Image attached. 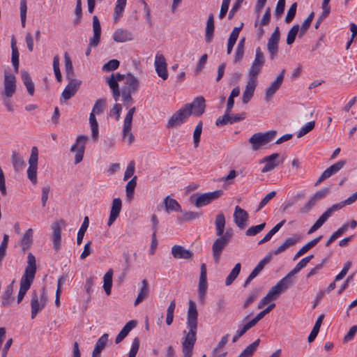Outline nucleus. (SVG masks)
Wrapping results in <instances>:
<instances>
[{"label": "nucleus", "mask_w": 357, "mask_h": 357, "mask_svg": "<svg viewBox=\"0 0 357 357\" xmlns=\"http://www.w3.org/2000/svg\"><path fill=\"white\" fill-rule=\"evenodd\" d=\"M186 324L188 331H184L183 333L184 337L181 341L182 354L183 357H192L198 326V312L196 303L192 301H189Z\"/></svg>", "instance_id": "f257e3e1"}, {"label": "nucleus", "mask_w": 357, "mask_h": 357, "mask_svg": "<svg viewBox=\"0 0 357 357\" xmlns=\"http://www.w3.org/2000/svg\"><path fill=\"white\" fill-rule=\"evenodd\" d=\"M36 260L34 255L29 252L27 256V265L20 280V290L17 295V303L23 300L26 291L31 287L36 273Z\"/></svg>", "instance_id": "f03ea898"}, {"label": "nucleus", "mask_w": 357, "mask_h": 357, "mask_svg": "<svg viewBox=\"0 0 357 357\" xmlns=\"http://www.w3.org/2000/svg\"><path fill=\"white\" fill-rule=\"evenodd\" d=\"M277 131L274 130H268L265 132L255 133L250 139L249 142L251 144L252 151H258L263 146L272 142L276 137Z\"/></svg>", "instance_id": "7ed1b4c3"}, {"label": "nucleus", "mask_w": 357, "mask_h": 357, "mask_svg": "<svg viewBox=\"0 0 357 357\" xmlns=\"http://www.w3.org/2000/svg\"><path fill=\"white\" fill-rule=\"evenodd\" d=\"M265 63V56L261 48L258 47L255 51V59L248 71V78L257 81V77Z\"/></svg>", "instance_id": "20e7f679"}, {"label": "nucleus", "mask_w": 357, "mask_h": 357, "mask_svg": "<svg viewBox=\"0 0 357 357\" xmlns=\"http://www.w3.org/2000/svg\"><path fill=\"white\" fill-rule=\"evenodd\" d=\"M89 137L86 135H79L75 143L71 146L70 151L75 153V165H77L82 160L85 151V145Z\"/></svg>", "instance_id": "39448f33"}, {"label": "nucleus", "mask_w": 357, "mask_h": 357, "mask_svg": "<svg viewBox=\"0 0 357 357\" xmlns=\"http://www.w3.org/2000/svg\"><path fill=\"white\" fill-rule=\"evenodd\" d=\"M280 39V31L278 26H276L271 37L268 40L267 50L271 60L278 57L279 52V42Z\"/></svg>", "instance_id": "423d86ee"}, {"label": "nucleus", "mask_w": 357, "mask_h": 357, "mask_svg": "<svg viewBox=\"0 0 357 357\" xmlns=\"http://www.w3.org/2000/svg\"><path fill=\"white\" fill-rule=\"evenodd\" d=\"M215 225L216 235L229 243L233 234L231 229H227L225 233L224 232L225 227V217L222 213H220L216 215Z\"/></svg>", "instance_id": "0eeeda50"}, {"label": "nucleus", "mask_w": 357, "mask_h": 357, "mask_svg": "<svg viewBox=\"0 0 357 357\" xmlns=\"http://www.w3.org/2000/svg\"><path fill=\"white\" fill-rule=\"evenodd\" d=\"M38 152L36 146L32 147L31 156L29 160V168L27 169L28 178L33 184L37 183Z\"/></svg>", "instance_id": "6e6552de"}, {"label": "nucleus", "mask_w": 357, "mask_h": 357, "mask_svg": "<svg viewBox=\"0 0 357 357\" xmlns=\"http://www.w3.org/2000/svg\"><path fill=\"white\" fill-rule=\"evenodd\" d=\"M190 116V110L184 107L175 112L169 119L167 128H172L184 123Z\"/></svg>", "instance_id": "1a4fd4ad"}, {"label": "nucleus", "mask_w": 357, "mask_h": 357, "mask_svg": "<svg viewBox=\"0 0 357 357\" xmlns=\"http://www.w3.org/2000/svg\"><path fill=\"white\" fill-rule=\"evenodd\" d=\"M223 195V190H217L213 192H209L201 194L199 195L195 200V204L197 207L200 208L204 206L213 201H215L222 197Z\"/></svg>", "instance_id": "9d476101"}, {"label": "nucleus", "mask_w": 357, "mask_h": 357, "mask_svg": "<svg viewBox=\"0 0 357 357\" xmlns=\"http://www.w3.org/2000/svg\"><path fill=\"white\" fill-rule=\"evenodd\" d=\"M16 91V79L14 75L5 73L2 97L10 98Z\"/></svg>", "instance_id": "9b49d317"}, {"label": "nucleus", "mask_w": 357, "mask_h": 357, "mask_svg": "<svg viewBox=\"0 0 357 357\" xmlns=\"http://www.w3.org/2000/svg\"><path fill=\"white\" fill-rule=\"evenodd\" d=\"M154 66L157 75L163 80L167 79V63L163 54L160 52L155 54Z\"/></svg>", "instance_id": "f8f14e48"}, {"label": "nucleus", "mask_w": 357, "mask_h": 357, "mask_svg": "<svg viewBox=\"0 0 357 357\" xmlns=\"http://www.w3.org/2000/svg\"><path fill=\"white\" fill-rule=\"evenodd\" d=\"M285 74V70H282L273 82H272L265 91V99L269 101L275 93L281 87Z\"/></svg>", "instance_id": "ddd939ff"}, {"label": "nucleus", "mask_w": 357, "mask_h": 357, "mask_svg": "<svg viewBox=\"0 0 357 357\" xmlns=\"http://www.w3.org/2000/svg\"><path fill=\"white\" fill-rule=\"evenodd\" d=\"M184 107L190 110V116L193 112L195 116H200L205 111V99L203 96L197 97L192 103L185 104Z\"/></svg>", "instance_id": "4468645a"}, {"label": "nucleus", "mask_w": 357, "mask_h": 357, "mask_svg": "<svg viewBox=\"0 0 357 357\" xmlns=\"http://www.w3.org/2000/svg\"><path fill=\"white\" fill-rule=\"evenodd\" d=\"M68 84L62 92L61 96L66 100L70 99L75 95L79 89L82 82L75 78L67 79Z\"/></svg>", "instance_id": "2eb2a0df"}, {"label": "nucleus", "mask_w": 357, "mask_h": 357, "mask_svg": "<svg viewBox=\"0 0 357 357\" xmlns=\"http://www.w3.org/2000/svg\"><path fill=\"white\" fill-rule=\"evenodd\" d=\"M346 162L344 160H340L333 165L328 167L319 176L317 182L315 183V185H318L324 180L328 178L332 175L338 172L344 166Z\"/></svg>", "instance_id": "dca6fc26"}, {"label": "nucleus", "mask_w": 357, "mask_h": 357, "mask_svg": "<svg viewBox=\"0 0 357 357\" xmlns=\"http://www.w3.org/2000/svg\"><path fill=\"white\" fill-rule=\"evenodd\" d=\"M229 243L225 239L218 236L212 245V253L214 261L216 264H218L224 249L227 246Z\"/></svg>", "instance_id": "f3484780"}, {"label": "nucleus", "mask_w": 357, "mask_h": 357, "mask_svg": "<svg viewBox=\"0 0 357 357\" xmlns=\"http://www.w3.org/2000/svg\"><path fill=\"white\" fill-rule=\"evenodd\" d=\"M248 218L249 215L246 211L238 206L235 207L234 220L239 229H243L246 227Z\"/></svg>", "instance_id": "a211bd4d"}, {"label": "nucleus", "mask_w": 357, "mask_h": 357, "mask_svg": "<svg viewBox=\"0 0 357 357\" xmlns=\"http://www.w3.org/2000/svg\"><path fill=\"white\" fill-rule=\"evenodd\" d=\"M280 157L278 153H273L271 155L266 156L263 158L262 162H266L265 166L261 169V172L266 173L271 172L276 168L280 164L283 162V160H277Z\"/></svg>", "instance_id": "6ab92c4d"}, {"label": "nucleus", "mask_w": 357, "mask_h": 357, "mask_svg": "<svg viewBox=\"0 0 357 357\" xmlns=\"http://www.w3.org/2000/svg\"><path fill=\"white\" fill-rule=\"evenodd\" d=\"M271 259L272 253H268L263 259H261L247 278L244 284V287H246L255 278H256L258 274L263 270L265 265L268 264Z\"/></svg>", "instance_id": "aec40b11"}, {"label": "nucleus", "mask_w": 357, "mask_h": 357, "mask_svg": "<svg viewBox=\"0 0 357 357\" xmlns=\"http://www.w3.org/2000/svg\"><path fill=\"white\" fill-rule=\"evenodd\" d=\"M300 240L301 237L297 234H294L291 236L287 238L277 249L271 252L272 253V256L278 255L282 252H284L290 247L294 246Z\"/></svg>", "instance_id": "412c9836"}, {"label": "nucleus", "mask_w": 357, "mask_h": 357, "mask_svg": "<svg viewBox=\"0 0 357 357\" xmlns=\"http://www.w3.org/2000/svg\"><path fill=\"white\" fill-rule=\"evenodd\" d=\"M207 290L206 266L202 264L200 266V276L199 281V297L203 301Z\"/></svg>", "instance_id": "4be33fe9"}, {"label": "nucleus", "mask_w": 357, "mask_h": 357, "mask_svg": "<svg viewBox=\"0 0 357 357\" xmlns=\"http://www.w3.org/2000/svg\"><path fill=\"white\" fill-rule=\"evenodd\" d=\"M122 207V202L121 199L116 198L114 199L112 204V208L110 211L109 218L107 222V225L111 226L114 222L119 217L120 212L121 211Z\"/></svg>", "instance_id": "5701e85b"}, {"label": "nucleus", "mask_w": 357, "mask_h": 357, "mask_svg": "<svg viewBox=\"0 0 357 357\" xmlns=\"http://www.w3.org/2000/svg\"><path fill=\"white\" fill-rule=\"evenodd\" d=\"M113 39L117 43H125L133 39V34L127 29H118L113 33Z\"/></svg>", "instance_id": "b1692460"}, {"label": "nucleus", "mask_w": 357, "mask_h": 357, "mask_svg": "<svg viewBox=\"0 0 357 357\" xmlns=\"http://www.w3.org/2000/svg\"><path fill=\"white\" fill-rule=\"evenodd\" d=\"M172 255L176 259H189L192 257V252L181 245H175L172 248Z\"/></svg>", "instance_id": "393cba45"}, {"label": "nucleus", "mask_w": 357, "mask_h": 357, "mask_svg": "<svg viewBox=\"0 0 357 357\" xmlns=\"http://www.w3.org/2000/svg\"><path fill=\"white\" fill-rule=\"evenodd\" d=\"M257 81L248 78V81L243 91L242 101L244 104H247L252 98L257 86Z\"/></svg>", "instance_id": "a878e982"}, {"label": "nucleus", "mask_w": 357, "mask_h": 357, "mask_svg": "<svg viewBox=\"0 0 357 357\" xmlns=\"http://www.w3.org/2000/svg\"><path fill=\"white\" fill-rule=\"evenodd\" d=\"M293 284L292 280H289L288 277H284L277 284L272 287L273 291L279 296L281 294L287 291Z\"/></svg>", "instance_id": "bb28decb"}, {"label": "nucleus", "mask_w": 357, "mask_h": 357, "mask_svg": "<svg viewBox=\"0 0 357 357\" xmlns=\"http://www.w3.org/2000/svg\"><path fill=\"white\" fill-rule=\"evenodd\" d=\"M214 30V17L213 15L211 13L208 15L205 29V40L207 43H210L213 40Z\"/></svg>", "instance_id": "cd10ccee"}, {"label": "nucleus", "mask_w": 357, "mask_h": 357, "mask_svg": "<svg viewBox=\"0 0 357 357\" xmlns=\"http://www.w3.org/2000/svg\"><path fill=\"white\" fill-rule=\"evenodd\" d=\"M137 325V321L135 320H131L128 321L121 329L120 333L117 335L115 343L119 344L120 343L130 332L131 330H132Z\"/></svg>", "instance_id": "c85d7f7f"}, {"label": "nucleus", "mask_w": 357, "mask_h": 357, "mask_svg": "<svg viewBox=\"0 0 357 357\" xmlns=\"http://www.w3.org/2000/svg\"><path fill=\"white\" fill-rule=\"evenodd\" d=\"M31 319H34L37 314L40 312L45 307H42V304L39 301V297L36 291H33L31 300Z\"/></svg>", "instance_id": "c756f323"}, {"label": "nucleus", "mask_w": 357, "mask_h": 357, "mask_svg": "<svg viewBox=\"0 0 357 357\" xmlns=\"http://www.w3.org/2000/svg\"><path fill=\"white\" fill-rule=\"evenodd\" d=\"M15 281L13 280L10 284L7 285L3 295L1 296L2 305L8 307L13 301V293Z\"/></svg>", "instance_id": "7c9ffc66"}, {"label": "nucleus", "mask_w": 357, "mask_h": 357, "mask_svg": "<svg viewBox=\"0 0 357 357\" xmlns=\"http://www.w3.org/2000/svg\"><path fill=\"white\" fill-rule=\"evenodd\" d=\"M33 229H29L20 241L23 252H25L31 246L33 243Z\"/></svg>", "instance_id": "2f4dec72"}, {"label": "nucleus", "mask_w": 357, "mask_h": 357, "mask_svg": "<svg viewBox=\"0 0 357 357\" xmlns=\"http://www.w3.org/2000/svg\"><path fill=\"white\" fill-rule=\"evenodd\" d=\"M52 230H53V244L54 248L56 250H58L61 247V228L59 222H54L52 225Z\"/></svg>", "instance_id": "473e14b6"}, {"label": "nucleus", "mask_w": 357, "mask_h": 357, "mask_svg": "<svg viewBox=\"0 0 357 357\" xmlns=\"http://www.w3.org/2000/svg\"><path fill=\"white\" fill-rule=\"evenodd\" d=\"M149 282L146 280L144 279L142 281V286L139 289V292L134 303L135 306H137V305L141 303L144 299H146L149 296Z\"/></svg>", "instance_id": "72a5a7b5"}, {"label": "nucleus", "mask_w": 357, "mask_h": 357, "mask_svg": "<svg viewBox=\"0 0 357 357\" xmlns=\"http://www.w3.org/2000/svg\"><path fill=\"white\" fill-rule=\"evenodd\" d=\"M314 257V255H311L303 259H302L294 268V269L289 273L285 277H288L289 280H292V276L298 273L302 268H305L310 261Z\"/></svg>", "instance_id": "f704fd0d"}, {"label": "nucleus", "mask_w": 357, "mask_h": 357, "mask_svg": "<svg viewBox=\"0 0 357 357\" xmlns=\"http://www.w3.org/2000/svg\"><path fill=\"white\" fill-rule=\"evenodd\" d=\"M322 238V236H319L317 238H315L314 239L310 241V242H308L307 243H306L305 245H304L297 252L296 254L295 255L294 257V260H296V259H298V257H301L302 255H303L305 252H307L310 249H311L312 248H313L314 246H315L319 241Z\"/></svg>", "instance_id": "c9c22d12"}, {"label": "nucleus", "mask_w": 357, "mask_h": 357, "mask_svg": "<svg viewBox=\"0 0 357 357\" xmlns=\"http://www.w3.org/2000/svg\"><path fill=\"white\" fill-rule=\"evenodd\" d=\"M166 211L169 213L171 211H181V208L178 202L167 196L163 202Z\"/></svg>", "instance_id": "e433bc0d"}, {"label": "nucleus", "mask_w": 357, "mask_h": 357, "mask_svg": "<svg viewBox=\"0 0 357 357\" xmlns=\"http://www.w3.org/2000/svg\"><path fill=\"white\" fill-rule=\"evenodd\" d=\"M12 57L11 61L16 72L19 69V52L17 47L16 40L14 37L11 40Z\"/></svg>", "instance_id": "4c0bfd02"}, {"label": "nucleus", "mask_w": 357, "mask_h": 357, "mask_svg": "<svg viewBox=\"0 0 357 357\" xmlns=\"http://www.w3.org/2000/svg\"><path fill=\"white\" fill-rule=\"evenodd\" d=\"M241 28H242V26L234 27L233 29V30L229 36V38L228 40V43H227V52L228 54H231L233 47L234 46V45L238 39V35H239Z\"/></svg>", "instance_id": "58836bf2"}, {"label": "nucleus", "mask_w": 357, "mask_h": 357, "mask_svg": "<svg viewBox=\"0 0 357 357\" xmlns=\"http://www.w3.org/2000/svg\"><path fill=\"white\" fill-rule=\"evenodd\" d=\"M22 79L29 95L33 96L34 93V84L30 75L26 71H22Z\"/></svg>", "instance_id": "ea45409f"}, {"label": "nucleus", "mask_w": 357, "mask_h": 357, "mask_svg": "<svg viewBox=\"0 0 357 357\" xmlns=\"http://www.w3.org/2000/svg\"><path fill=\"white\" fill-rule=\"evenodd\" d=\"M112 275L113 270L109 269L104 275L103 280V288L107 295L111 294V289L112 287Z\"/></svg>", "instance_id": "a19ab883"}, {"label": "nucleus", "mask_w": 357, "mask_h": 357, "mask_svg": "<svg viewBox=\"0 0 357 357\" xmlns=\"http://www.w3.org/2000/svg\"><path fill=\"white\" fill-rule=\"evenodd\" d=\"M279 296L276 294V293L271 288L266 295L261 299L259 303H258L257 308L261 309L266 305H267L270 301L276 300Z\"/></svg>", "instance_id": "79ce46f5"}, {"label": "nucleus", "mask_w": 357, "mask_h": 357, "mask_svg": "<svg viewBox=\"0 0 357 357\" xmlns=\"http://www.w3.org/2000/svg\"><path fill=\"white\" fill-rule=\"evenodd\" d=\"M284 223H285V220H283L281 222H280L278 224H277L275 226H274L264 236V237L259 241L258 244L261 245V244H263V243L268 241L272 238V236L280 230V229L284 225Z\"/></svg>", "instance_id": "37998d69"}, {"label": "nucleus", "mask_w": 357, "mask_h": 357, "mask_svg": "<svg viewBox=\"0 0 357 357\" xmlns=\"http://www.w3.org/2000/svg\"><path fill=\"white\" fill-rule=\"evenodd\" d=\"M64 59L66 79L75 78V73L73 70V63L70 57L67 52L64 54Z\"/></svg>", "instance_id": "c03bdc74"}, {"label": "nucleus", "mask_w": 357, "mask_h": 357, "mask_svg": "<svg viewBox=\"0 0 357 357\" xmlns=\"http://www.w3.org/2000/svg\"><path fill=\"white\" fill-rule=\"evenodd\" d=\"M89 123L91 126L92 137L96 141L98 139L99 134L98 123L96 118V114L91 112L89 116Z\"/></svg>", "instance_id": "a18cd8bd"}, {"label": "nucleus", "mask_w": 357, "mask_h": 357, "mask_svg": "<svg viewBox=\"0 0 357 357\" xmlns=\"http://www.w3.org/2000/svg\"><path fill=\"white\" fill-rule=\"evenodd\" d=\"M323 319H324V315L321 314L319 317V318L316 321L315 324H314V326L307 338V340L309 342H313L314 340V339L316 338V337L317 336L319 329H320V327L321 326Z\"/></svg>", "instance_id": "49530a36"}, {"label": "nucleus", "mask_w": 357, "mask_h": 357, "mask_svg": "<svg viewBox=\"0 0 357 357\" xmlns=\"http://www.w3.org/2000/svg\"><path fill=\"white\" fill-rule=\"evenodd\" d=\"M12 162L13 167L16 171H19L26 166V163L23 158L16 152H13L12 154Z\"/></svg>", "instance_id": "de8ad7c7"}, {"label": "nucleus", "mask_w": 357, "mask_h": 357, "mask_svg": "<svg viewBox=\"0 0 357 357\" xmlns=\"http://www.w3.org/2000/svg\"><path fill=\"white\" fill-rule=\"evenodd\" d=\"M260 342V340L257 339L254 342L248 345L238 357H251L254 354L255 351L258 347Z\"/></svg>", "instance_id": "09e8293b"}, {"label": "nucleus", "mask_w": 357, "mask_h": 357, "mask_svg": "<svg viewBox=\"0 0 357 357\" xmlns=\"http://www.w3.org/2000/svg\"><path fill=\"white\" fill-rule=\"evenodd\" d=\"M108 334L105 333L98 340L93 350L95 354H100L101 351L104 349L108 341Z\"/></svg>", "instance_id": "8fccbe9b"}, {"label": "nucleus", "mask_w": 357, "mask_h": 357, "mask_svg": "<svg viewBox=\"0 0 357 357\" xmlns=\"http://www.w3.org/2000/svg\"><path fill=\"white\" fill-rule=\"evenodd\" d=\"M241 265L240 263H237L234 266V267L233 268V269L231 270V271L230 272V273L225 280V284L227 286L230 285L235 280V279L237 278L241 271Z\"/></svg>", "instance_id": "3c124183"}, {"label": "nucleus", "mask_w": 357, "mask_h": 357, "mask_svg": "<svg viewBox=\"0 0 357 357\" xmlns=\"http://www.w3.org/2000/svg\"><path fill=\"white\" fill-rule=\"evenodd\" d=\"M89 227V218L85 217L77 236V243L80 245L82 243L85 232Z\"/></svg>", "instance_id": "603ef678"}, {"label": "nucleus", "mask_w": 357, "mask_h": 357, "mask_svg": "<svg viewBox=\"0 0 357 357\" xmlns=\"http://www.w3.org/2000/svg\"><path fill=\"white\" fill-rule=\"evenodd\" d=\"M127 88L132 91H136L139 87V80L132 74H128L126 77Z\"/></svg>", "instance_id": "864d4df0"}, {"label": "nucleus", "mask_w": 357, "mask_h": 357, "mask_svg": "<svg viewBox=\"0 0 357 357\" xmlns=\"http://www.w3.org/2000/svg\"><path fill=\"white\" fill-rule=\"evenodd\" d=\"M105 105L106 100L105 99L100 98L97 100L93 107L91 113H93L96 115L102 114L105 110Z\"/></svg>", "instance_id": "5fc2aeb1"}, {"label": "nucleus", "mask_w": 357, "mask_h": 357, "mask_svg": "<svg viewBox=\"0 0 357 357\" xmlns=\"http://www.w3.org/2000/svg\"><path fill=\"white\" fill-rule=\"evenodd\" d=\"M266 227V222H263L260 225L252 226L248 228L245 231V235L248 236H253L259 234Z\"/></svg>", "instance_id": "6e6d98bb"}, {"label": "nucleus", "mask_w": 357, "mask_h": 357, "mask_svg": "<svg viewBox=\"0 0 357 357\" xmlns=\"http://www.w3.org/2000/svg\"><path fill=\"white\" fill-rule=\"evenodd\" d=\"M344 206V204H343L342 202H340V203H337V204H333L332 206H331L330 208H328L323 214L322 215L324 217H325V219L327 220L333 214V213H334L335 211H337L339 210H340L341 208H342Z\"/></svg>", "instance_id": "4d7b16f0"}, {"label": "nucleus", "mask_w": 357, "mask_h": 357, "mask_svg": "<svg viewBox=\"0 0 357 357\" xmlns=\"http://www.w3.org/2000/svg\"><path fill=\"white\" fill-rule=\"evenodd\" d=\"M126 5V3H119L116 1L114 12V21L115 23L117 22L121 17Z\"/></svg>", "instance_id": "13d9d810"}, {"label": "nucleus", "mask_w": 357, "mask_h": 357, "mask_svg": "<svg viewBox=\"0 0 357 357\" xmlns=\"http://www.w3.org/2000/svg\"><path fill=\"white\" fill-rule=\"evenodd\" d=\"M299 31V25L295 24L294 25L287 33V45H291L294 43L296 39V36Z\"/></svg>", "instance_id": "bf43d9fd"}, {"label": "nucleus", "mask_w": 357, "mask_h": 357, "mask_svg": "<svg viewBox=\"0 0 357 357\" xmlns=\"http://www.w3.org/2000/svg\"><path fill=\"white\" fill-rule=\"evenodd\" d=\"M315 126V122L314 121H310L307 122L305 125H304L301 130L298 131L297 134V137L301 138L305 135L307 133L310 132L314 129Z\"/></svg>", "instance_id": "052dcab7"}, {"label": "nucleus", "mask_w": 357, "mask_h": 357, "mask_svg": "<svg viewBox=\"0 0 357 357\" xmlns=\"http://www.w3.org/2000/svg\"><path fill=\"white\" fill-rule=\"evenodd\" d=\"M137 185V176H134L129 181L126 187V191L128 197L131 198L134 195L135 188Z\"/></svg>", "instance_id": "680f3d73"}, {"label": "nucleus", "mask_w": 357, "mask_h": 357, "mask_svg": "<svg viewBox=\"0 0 357 357\" xmlns=\"http://www.w3.org/2000/svg\"><path fill=\"white\" fill-rule=\"evenodd\" d=\"M202 131V122L200 121L196 126L193 133L194 146L197 148L200 142L201 134Z\"/></svg>", "instance_id": "e2e57ef3"}, {"label": "nucleus", "mask_w": 357, "mask_h": 357, "mask_svg": "<svg viewBox=\"0 0 357 357\" xmlns=\"http://www.w3.org/2000/svg\"><path fill=\"white\" fill-rule=\"evenodd\" d=\"M120 62L117 59H112L106 63L102 68L105 72L113 71L119 68Z\"/></svg>", "instance_id": "0e129e2a"}, {"label": "nucleus", "mask_w": 357, "mask_h": 357, "mask_svg": "<svg viewBox=\"0 0 357 357\" xmlns=\"http://www.w3.org/2000/svg\"><path fill=\"white\" fill-rule=\"evenodd\" d=\"M135 91H132L130 90L127 87H123L121 90V96L122 100L125 103H132V93H134Z\"/></svg>", "instance_id": "69168bd1"}, {"label": "nucleus", "mask_w": 357, "mask_h": 357, "mask_svg": "<svg viewBox=\"0 0 357 357\" xmlns=\"http://www.w3.org/2000/svg\"><path fill=\"white\" fill-rule=\"evenodd\" d=\"M296 8H297V3L294 2L291 4L289 9L287 11L286 17H285V22L287 23H290L293 19L295 17L296 13Z\"/></svg>", "instance_id": "338daca9"}, {"label": "nucleus", "mask_w": 357, "mask_h": 357, "mask_svg": "<svg viewBox=\"0 0 357 357\" xmlns=\"http://www.w3.org/2000/svg\"><path fill=\"white\" fill-rule=\"evenodd\" d=\"M317 202V201L312 196L305 204L300 208V212L301 213H308Z\"/></svg>", "instance_id": "774afa93"}]
</instances>
